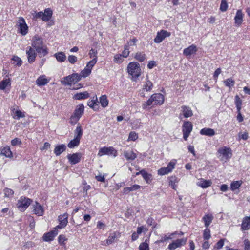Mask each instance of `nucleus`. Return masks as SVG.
<instances>
[{
    "label": "nucleus",
    "mask_w": 250,
    "mask_h": 250,
    "mask_svg": "<svg viewBox=\"0 0 250 250\" xmlns=\"http://www.w3.org/2000/svg\"><path fill=\"white\" fill-rule=\"evenodd\" d=\"M31 45V47L35 49L40 57L45 56L48 54L47 49L43 47L42 38L39 36L35 35L33 37Z\"/></svg>",
    "instance_id": "1"
},
{
    "label": "nucleus",
    "mask_w": 250,
    "mask_h": 250,
    "mask_svg": "<svg viewBox=\"0 0 250 250\" xmlns=\"http://www.w3.org/2000/svg\"><path fill=\"white\" fill-rule=\"evenodd\" d=\"M164 102V96L161 93H155L151 95L150 98L143 104L142 107L144 109H150V106L154 105H161Z\"/></svg>",
    "instance_id": "2"
},
{
    "label": "nucleus",
    "mask_w": 250,
    "mask_h": 250,
    "mask_svg": "<svg viewBox=\"0 0 250 250\" xmlns=\"http://www.w3.org/2000/svg\"><path fill=\"white\" fill-rule=\"evenodd\" d=\"M217 155L220 161L226 162L231 158L232 150L227 146L220 147L217 150Z\"/></svg>",
    "instance_id": "3"
},
{
    "label": "nucleus",
    "mask_w": 250,
    "mask_h": 250,
    "mask_svg": "<svg viewBox=\"0 0 250 250\" xmlns=\"http://www.w3.org/2000/svg\"><path fill=\"white\" fill-rule=\"evenodd\" d=\"M127 72L132 77L138 78L141 72L139 64L137 62H130L127 66Z\"/></svg>",
    "instance_id": "4"
},
{
    "label": "nucleus",
    "mask_w": 250,
    "mask_h": 250,
    "mask_svg": "<svg viewBox=\"0 0 250 250\" xmlns=\"http://www.w3.org/2000/svg\"><path fill=\"white\" fill-rule=\"evenodd\" d=\"M32 202L31 199L22 196L18 201L17 206L20 210L24 211L29 207Z\"/></svg>",
    "instance_id": "5"
},
{
    "label": "nucleus",
    "mask_w": 250,
    "mask_h": 250,
    "mask_svg": "<svg viewBox=\"0 0 250 250\" xmlns=\"http://www.w3.org/2000/svg\"><path fill=\"white\" fill-rule=\"evenodd\" d=\"M18 26L19 33L25 36L28 33V27L25 22V20L22 17H20L18 20Z\"/></svg>",
    "instance_id": "6"
},
{
    "label": "nucleus",
    "mask_w": 250,
    "mask_h": 250,
    "mask_svg": "<svg viewBox=\"0 0 250 250\" xmlns=\"http://www.w3.org/2000/svg\"><path fill=\"white\" fill-rule=\"evenodd\" d=\"M182 127L183 138L186 141L192 130L193 125L190 122L186 121L184 123Z\"/></svg>",
    "instance_id": "7"
},
{
    "label": "nucleus",
    "mask_w": 250,
    "mask_h": 250,
    "mask_svg": "<svg viewBox=\"0 0 250 250\" xmlns=\"http://www.w3.org/2000/svg\"><path fill=\"white\" fill-rule=\"evenodd\" d=\"M103 155L117 156V151L113 147H104L99 150L98 155L101 156Z\"/></svg>",
    "instance_id": "8"
},
{
    "label": "nucleus",
    "mask_w": 250,
    "mask_h": 250,
    "mask_svg": "<svg viewBox=\"0 0 250 250\" xmlns=\"http://www.w3.org/2000/svg\"><path fill=\"white\" fill-rule=\"evenodd\" d=\"M170 33L166 30H162L157 32L156 37L154 39V42L159 43L161 42L166 37H169Z\"/></svg>",
    "instance_id": "9"
},
{
    "label": "nucleus",
    "mask_w": 250,
    "mask_h": 250,
    "mask_svg": "<svg viewBox=\"0 0 250 250\" xmlns=\"http://www.w3.org/2000/svg\"><path fill=\"white\" fill-rule=\"evenodd\" d=\"M36 50L31 46L26 48V53L27 55L28 62L29 63H32L35 62L37 56Z\"/></svg>",
    "instance_id": "10"
},
{
    "label": "nucleus",
    "mask_w": 250,
    "mask_h": 250,
    "mask_svg": "<svg viewBox=\"0 0 250 250\" xmlns=\"http://www.w3.org/2000/svg\"><path fill=\"white\" fill-rule=\"evenodd\" d=\"M175 163L172 162H170L167 167H162L158 171V174L160 175H164L167 174L174 169Z\"/></svg>",
    "instance_id": "11"
},
{
    "label": "nucleus",
    "mask_w": 250,
    "mask_h": 250,
    "mask_svg": "<svg viewBox=\"0 0 250 250\" xmlns=\"http://www.w3.org/2000/svg\"><path fill=\"white\" fill-rule=\"evenodd\" d=\"M186 241L187 239L185 238L177 239L176 240L173 241L168 245V249L170 250H174L177 248H179L182 246L185 245Z\"/></svg>",
    "instance_id": "12"
},
{
    "label": "nucleus",
    "mask_w": 250,
    "mask_h": 250,
    "mask_svg": "<svg viewBox=\"0 0 250 250\" xmlns=\"http://www.w3.org/2000/svg\"><path fill=\"white\" fill-rule=\"evenodd\" d=\"M58 233V230H56V229L54 228L52 230L43 234L42 237V240L43 241L45 242L51 241L54 240V237Z\"/></svg>",
    "instance_id": "13"
},
{
    "label": "nucleus",
    "mask_w": 250,
    "mask_h": 250,
    "mask_svg": "<svg viewBox=\"0 0 250 250\" xmlns=\"http://www.w3.org/2000/svg\"><path fill=\"white\" fill-rule=\"evenodd\" d=\"M81 157L82 155L80 153H75L72 154H69L67 156L69 161L72 165H75L80 162Z\"/></svg>",
    "instance_id": "14"
},
{
    "label": "nucleus",
    "mask_w": 250,
    "mask_h": 250,
    "mask_svg": "<svg viewBox=\"0 0 250 250\" xmlns=\"http://www.w3.org/2000/svg\"><path fill=\"white\" fill-rule=\"evenodd\" d=\"M33 212L37 215L38 216H42L44 212L43 207L38 202H36L35 204L33 205Z\"/></svg>",
    "instance_id": "15"
},
{
    "label": "nucleus",
    "mask_w": 250,
    "mask_h": 250,
    "mask_svg": "<svg viewBox=\"0 0 250 250\" xmlns=\"http://www.w3.org/2000/svg\"><path fill=\"white\" fill-rule=\"evenodd\" d=\"M243 16L244 14H243L242 11L241 10H237L236 15L234 17L235 24L236 26L239 27L241 25L243 21Z\"/></svg>",
    "instance_id": "16"
},
{
    "label": "nucleus",
    "mask_w": 250,
    "mask_h": 250,
    "mask_svg": "<svg viewBox=\"0 0 250 250\" xmlns=\"http://www.w3.org/2000/svg\"><path fill=\"white\" fill-rule=\"evenodd\" d=\"M152 87H153L152 83L148 80H146V81L145 82V84L143 85L142 90L140 93L141 96L142 97H144L145 96V95L144 92L145 91H146L147 92L150 91L152 88Z\"/></svg>",
    "instance_id": "17"
},
{
    "label": "nucleus",
    "mask_w": 250,
    "mask_h": 250,
    "mask_svg": "<svg viewBox=\"0 0 250 250\" xmlns=\"http://www.w3.org/2000/svg\"><path fill=\"white\" fill-rule=\"evenodd\" d=\"M197 49L195 45H191L183 50V54L186 56H190L196 53Z\"/></svg>",
    "instance_id": "18"
},
{
    "label": "nucleus",
    "mask_w": 250,
    "mask_h": 250,
    "mask_svg": "<svg viewBox=\"0 0 250 250\" xmlns=\"http://www.w3.org/2000/svg\"><path fill=\"white\" fill-rule=\"evenodd\" d=\"M84 112V105L83 104H79L76 108L73 115L79 118L81 117Z\"/></svg>",
    "instance_id": "19"
},
{
    "label": "nucleus",
    "mask_w": 250,
    "mask_h": 250,
    "mask_svg": "<svg viewBox=\"0 0 250 250\" xmlns=\"http://www.w3.org/2000/svg\"><path fill=\"white\" fill-rule=\"evenodd\" d=\"M89 94L87 91L81 93H77L73 96V99L77 100H83L88 98Z\"/></svg>",
    "instance_id": "20"
},
{
    "label": "nucleus",
    "mask_w": 250,
    "mask_h": 250,
    "mask_svg": "<svg viewBox=\"0 0 250 250\" xmlns=\"http://www.w3.org/2000/svg\"><path fill=\"white\" fill-rule=\"evenodd\" d=\"M181 108L183 115L185 118H188L193 115L192 111L189 107L184 105Z\"/></svg>",
    "instance_id": "21"
},
{
    "label": "nucleus",
    "mask_w": 250,
    "mask_h": 250,
    "mask_svg": "<svg viewBox=\"0 0 250 250\" xmlns=\"http://www.w3.org/2000/svg\"><path fill=\"white\" fill-rule=\"evenodd\" d=\"M74 132V138H78L81 140L83 134V130L82 129V127L80 123L78 124L76 128L75 129Z\"/></svg>",
    "instance_id": "22"
},
{
    "label": "nucleus",
    "mask_w": 250,
    "mask_h": 250,
    "mask_svg": "<svg viewBox=\"0 0 250 250\" xmlns=\"http://www.w3.org/2000/svg\"><path fill=\"white\" fill-rule=\"evenodd\" d=\"M117 239V235L116 232L111 233L108 239L106 240L105 242H104L102 244L105 246H107L112 244Z\"/></svg>",
    "instance_id": "23"
},
{
    "label": "nucleus",
    "mask_w": 250,
    "mask_h": 250,
    "mask_svg": "<svg viewBox=\"0 0 250 250\" xmlns=\"http://www.w3.org/2000/svg\"><path fill=\"white\" fill-rule=\"evenodd\" d=\"M200 134L203 135L212 136L215 135V131L210 128H204L200 130Z\"/></svg>",
    "instance_id": "24"
},
{
    "label": "nucleus",
    "mask_w": 250,
    "mask_h": 250,
    "mask_svg": "<svg viewBox=\"0 0 250 250\" xmlns=\"http://www.w3.org/2000/svg\"><path fill=\"white\" fill-rule=\"evenodd\" d=\"M66 148V146L64 144H61L56 146L54 149V153L56 156H59L61 153L64 152Z\"/></svg>",
    "instance_id": "25"
},
{
    "label": "nucleus",
    "mask_w": 250,
    "mask_h": 250,
    "mask_svg": "<svg viewBox=\"0 0 250 250\" xmlns=\"http://www.w3.org/2000/svg\"><path fill=\"white\" fill-rule=\"evenodd\" d=\"M54 56L56 58L57 61L60 62H64L66 59V56L63 52L56 53Z\"/></svg>",
    "instance_id": "26"
},
{
    "label": "nucleus",
    "mask_w": 250,
    "mask_h": 250,
    "mask_svg": "<svg viewBox=\"0 0 250 250\" xmlns=\"http://www.w3.org/2000/svg\"><path fill=\"white\" fill-rule=\"evenodd\" d=\"M73 78L72 75H69L64 77L61 81V83L65 85H71L73 83H74Z\"/></svg>",
    "instance_id": "27"
},
{
    "label": "nucleus",
    "mask_w": 250,
    "mask_h": 250,
    "mask_svg": "<svg viewBox=\"0 0 250 250\" xmlns=\"http://www.w3.org/2000/svg\"><path fill=\"white\" fill-rule=\"evenodd\" d=\"M43 17L42 21H48L52 17V11L49 9L47 8L44 10V12H43Z\"/></svg>",
    "instance_id": "28"
},
{
    "label": "nucleus",
    "mask_w": 250,
    "mask_h": 250,
    "mask_svg": "<svg viewBox=\"0 0 250 250\" xmlns=\"http://www.w3.org/2000/svg\"><path fill=\"white\" fill-rule=\"evenodd\" d=\"M140 174L142 175V177L147 183L149 184L151 182V174L148 173L144 169L140 171Z\"/></svg>",
    "instance_id": "29"
},
{
    "label": "nucleus",
    "mask_w": 250,
    "mask_h": 250,
    "mask_svg": "<svg viewBox=\"0 0 250 250\" xmlns=\"http://www.w3.org/2000/svg\"><path fill=\"white\" fill-rule=\"evenodd\" d=\"M48 83V81L44 75L40 76L36 80V83L38 86H43Z\"/></svg>",
    "instance_id": "30"
},
{
    "label": "nucleus",
    "mask_w": 250,
    "mask_h": 250,
    "mask_svg": "<svg viewBox=\"0 0 250 250\" xmlns=\"http://www.w3.org/2000/svg\"><path fill=\"white\" fill-rule=\"evenodd\" d=\"M124 155L127 160L131 161L137 157V155L131 150L124 152Z\"/></svg>",
    "instance_id": "31"
},
{
    "label": "nucleus",
    "mask_w": 250,
    "mask_h": 250,
    "mask_svg": "<svg viewBox=\"0 0 250 250\" xmlns=\"http://www.w3.org/2000/svg\"><path fill=\"white\" fill-rule=\"evenodd\" d=\"M178 182V180L177 178L175 176H171L169 178V185L174 190H176V184Z\"/></svg>",
    "instance_id": "32"
},
{
    "label": "nucleus",
    "mask_w": 250,
    "mask_h": 250,
    "mask_svg": "<svg viewBox=\"0 0 250 250\" xmlns=\"http://www.w3.org/2000/svg\"><path fill=\"white\" fill-rule=\"evenodd\" d=\"M134 58L140 62H142L146 60V54L143 52H138L134 55Z\"/></svg>",
    "instance_id": "33"
},
{
    "label": "nucleus",
    "mask_w": 250,
    "mask_h": 250,
    "mask_svg": "<svg viewBox=\"0 0 250 250\" xmlns=\"http://www.w3.org/2000/svg\"><path fill=\"white\" fill-rule=\"evenodd\" d=\"M212 182L210 180H203L198 183V185L203 188H207L211 186Z\"/></svg>",
    "instance_id": "34"
},
{
    "label": "nucleus",
    "mask_w": 250,
    "mask_h": 250,
    "mask_svg": "<svg viewBox=\"0 0 250 250\" xmlns=\"http://www.w3.org/2000/svg\"><path fill=\"white\" fill-rule=\"evenodd\" d=\"M1 154L6 157H11L12 156V153L9 146L3 147L1 150Z\"/></svg>",
    "instance_id": "35"
},
{
    "label": "nucleus",
    "mask_w": 250,
    "mask_h": 250,
    "mask_svg": "<svg viewBox=\"0 0 250 250\" xmlns=\"http://www.w3.org/2000/svg\"><path fill=\"white\" fill-rule=\"evenodd\" d=\"M80 139L74 138L73 140H71L68 144V147L70 148H74L79 145Z\"/></svg>",
    "instance_id": "36"
},
{
    "label": "nucleus",
    "mask_w": 250,
    "mask_h": 250,
    "mask_svg": "<svg viewBox=\"0 0 250 250\" xmlns=\"http://www.w3.org/2000/svg\"><path fill=\"white\" fill-rule=\"evenodd\" d=\"M100 103L103 107H106L108 104V100L105 95H103L100 97Z\"/></svg>",
    "instance_id": "37"
},
{
    "label": "nucleus",
    "mask_w": 250,
    "mask_h": 250,
    "mask_svg": "<svg viewBox=\"0 0 250 250\" xmlns=\"http://www.w3.org/2000/svg\"><path fill=\"white\" fill-rule=\"evenodd\" d=\"M87 105L94 110H96L97 109L96 106L98 105V101L97 97H95V99L90 100L87 103Z\"/></svg>",
    "instance_id": "38"
},
{
    "label": "nucleus",
    "mask_w": 250,
    "mask_h": 250,
    "mask_svg": "<svg viewBox=\"0 0 250 250\" xmlns=\"http://www.w3.org/2000/svg\"><path fill=\"white\" fill-rule=\"evenodd\" d=\"M242 181H233L230 184V189L232 191H234L236 189H238L242 184Z\"/></svg>",
    "instance_id": "39"
},
{
    "label": "nucleus",
    "mask_w": 250,
    "mask_h": 250,
    "mask_svg": "<svg viewBox=\"0 0 250 250\" xmlns=\"http://www.w3.org/2000/svg\"><path fill=\"white\" fill-rule=\"evenodd\" d=\"M11 85L10 79H5L0 82V89L4 90L7 86Z\"/></svg>",
    "instance_id": "40"
},
{
    "label": "nucleus",
    "mask_w": 250,
    "mask_h": 250,
    "mask_svg": "<svg viewBox=\"0 0 250 250\" xmlns=\"http://www.w3.org/2000/svg\"><path fill=\"white\" fill-rule=\"evenodd\" d=\"M241 229L243 230L249 229H250V220H243Z\"/></svg>",
    "instance_id": "41"
},
{
    "label": "nucleus",
    "mask_w": 250,
    "mask_h": 250,
    "mask_svg": "<svg viewBox=\"0 0 250 250\" xmlns=\"http://www.w3.org/2000/svg\"><path fill=\"white\" fill-rule=\"evenodd\" d=\"M149 243L147 240H146L144 242L141 243L139 247V250H149Z\"/></svg>",
    "instance_id": "42"
},
{
    "label": "nucleus",
    "mask_w": 250,
    "mask_h": 250,
    "mask_svg": "<svg viewBox=\"0 0 250 250\" xmlns=\"http://www.w3.org/2000/svg\"><path fill=\"white\" fill-rule=\"evenodd\" d=\"M224 83L226 86L231 87L234 86L235 82L232 78H228L224 81Z\"/></svg>",
    "instance_id": "43"
},
{
    "label": "nucleus",
    "mask_w": 250,
    "mask_h": 250,
    "mask_svg": "<svg viewBox=\"0 0 250 250\" xmlns=\"http://www.w3.org/2000/svg\"><path fill=\"white\" fill-rule=\"evenodd\" d=\"M60 221V224L57 225L56 227L54 228L56 229V230H58V229H61L64 227H65L68 223L67 220H59Z\"/></svg>",
    "instance_id": "44"
},
{
    "label": "nucleus",
    "mask_w": 250,
    "mask_h": 250,
    "mask_svg": "<svg viewBox=\"0 0 250 250\" xmlns=\"http://www.w3.org/2000/svg\"><path fill=\"white\" fill-rule=\"evenodd\" d=\"M67 240V239L64 235H60L58 237V242L62 246L65 245V242Z\"/></svg>",
    "instance_id": "45"
},
{
    "label": "nucleus",
    "mask_w": 250,
    "mask_h": 250,
    "mask_svg": "<svg viewBox=\"0 0 250 250\" xmlns=\"http://www.w3.org/2000/svg\"><path fill=\"white\" fill-rule=\"evenodd\" d=\"M12 60L14 62V64H15V65L18 66L21 65L22 62L20 57L14 56L13 57Z\"/></svg>",
    "instance_id": "46"
},
{
    "label": "nucleus",
    "mask_w": 250,
    "mask_h": 250,
    "mask_svg": "<svg viewBox=\"0 0 250 250\" xmlns=\"http://www.w3.org/2000/svg\"><path fill=\"white\" fill-rule=\"evenodd\" d=\"M91 70L86 67L81 71V75L82 77L85 78L87 77L91 73Z\"/></svg>",
    "instance_id": "47"
},
{
    "label": "nucleus",
    "mask_w": 250,
    "mask_h": 250,
    "mask_svg": "<svg viewBox=\"0 0 250 250\" xmlns=\"http://www.w3.org/2000/svg\"><path fill=\"white\" fill-rule=\"evenodd\" d=\"M228 7V3L226 0H222L220 10L222 12H225L227 10Z\"/></svg>",
    "instance_id": "48"
},
{
    "label": "nucleus",
    "mask_w": 250,
    "mask_h": 250,
    "mask_svg": "<svg viewBox=\"0 0 250 250\" xmlns=\"http://www.w3.org/2000/svg\"><path fill=\"white\" fill-rule=\"evenodd\" d=\"M211 237L209 229L206 228L203 232V238L205 240H208Z\"/></svg>",
    "instance_id": "49"
},
{
    "label": "nucleus",
    "mask_w": 250,
    "mask_h": 250,
    "mask_svg": "<svg viewBox=\"0 0 250 250\" xmlns=\"http://www.w3.org/2000/svg\"><path fill=\"white\" fill-rule=\"evenodd\" d=\"M79 119V118L72 114L70 118L69 122L72 125H74L78 122Z\"/></svg>",
    "instance_id": "50"
},
{
    "label": "nucleus",
    "mask_w": 250,
    "mask_h": 250,
    "mask_svg": "<svg viewBox=\"0 0 250 250\" xmlns=\"http://www.w3.org/2000/svg\"><path fill=\"white\" fill-rule=\"evenodd\" d=\"M4 193L5 197H10L13 195L14 191L11 189L6 188L4 190Z\"/></svg>",
    "instance_id": "51"
},
{
    "label": "nucleus",
    "mask_w": 250,
    "mask_h": 250,
    "mask_svg": "<svg viewBox=\"0 0 250 250\" xmlns=\"http://www.w3.org/2000/svg\"><path fill=\"white\" fill-rule=\"evenodd\" d=\"M129 54L128 45H125L124 47V50L122 52V56L123 57L126 58Z\"/></svg>",
    "instance_id": "52"
},
{
    "label": "nucleus",
    "mask_w": 250,
    "mask_h": 250,
    "mask_svg": "<svg viewBox=\"0 0 250 250\" xmlns=\"http://www.w3.org/2000/svg\"><path fill=\"white\" fill-rule=\"evenodd\" d=\"M138 138V135L134 131H131L129 135L128 139L131 141H135Z\"/></svg>",
    "instance_id": "53"
},
{
    "label": "nucleus",
    "mask_w": 250,
    "mask_h": 250,
    "mask_svg": "<svg viewBox=\"0 0 250 250\" xmlns=\"http://www.w3.org/2000/svg\"><path fill=\"white\" fill-rule=\"evenodd\" d=\"M69 62L71 64H74L78 60L77 57L75 56L71 55L68 57Z\"/></svg>",
    "instance_id": "54"
},
{
    "label": "nucleus",
    "mask_w": 250,
    "mask_h": 250,
    "mask_svg": "<svg viewBox=\"0 0 250 250\" xmlns=\"http://www.w3.org/2000/svg\"><path fill=\"white\" fill-rule=\"evenodd\" d=\"M97 62L96 58H93L92 60L89 61L86 67L91 70L92 67L95 65Z\"/></svg>",
    "instance_id": "55"
},
{
    "label": "nucleus",
    "mask_w": 250,
    "mask_h": 250,
    "mask_svg": "<svg viewBox=\"0 0 250 250\" xmlns=\"http://www.w3.org/2000/svg\"><path fill=\"white\" fill-rule=\"evenodd\" d=\"M235 104L236 106H242V101L240 99L238 95L235 97Z\"/></svg>",
    "instance_id": "56"
},
{
    "label": "nucleus",
    "mask_w": 250,
    "mask_h": 250,
    "mask_svg": "<svg viewBox=\"0 0 250 250\" xmlns=\"http://www.w3.org/2000/svg\"><path fill=\"white\" fill-rule=\"evenodd\" d=\"M224 245V239L220 240L216 244L214 248L217 250H219L221 249Z\"/></svg>",
    "instance_id": "57"
},
{
    "label": "nucleus",
    "mask_w": 250,
    "mask_h": 250,
    "mask_svg": "<svg viewBox=\"0 0 250 250\" xmlns=\"http://www.w3.org/2000/svg\"><path fill=\"white\" fill-rule=\"evenodd\" d=\"M97 50H95L94 49H93V48H92L90 50L89 53L90 57L91 58H96V59H97Z\"/></svg>",
    "instance_id": "58"
},
{
    "label": "nucleus",
    "mask_w": 250,
    "mask_h": 250,
    "mask_svg": "<svg viewBox=\"0 0 250 250\" xmlns=\"http://www.w3.org/2000/svg\"><path fill=\"white\" fill-rule=\"evenodd\" d=\"M176 234H177V232H175L170 234V235H169L168 236H167V235H165L164 237L162 238L161 241L164 242V241H166L169 239H171L172 238V236Z\"/></svg>",
    "instance_id": "59"
},
{
    "label": "nucleus",
    "mask_w": 250,
    "mask_h": 250,
    "mask_svg": "<svg viewBox=\"0 0 250 250\" xmlns=\"http://www.w3.org/2000/svg\"><path fill=\"white\" fill-rule=\"evenodd\" d=\"M11 143V145L13 146L21 144V141L20 139L17 138L13 139Z\"/></svg>",
    "instance_id": "60"
},
{
    "label": "nucleus",
    "mask_w": 250,
    "mask_h": 250,
    "mask_svg": "<svg viewBox=\"0 0 250 250\" xmlns=\"http://www.w3.org/2000/svg\"><path fill=\"white\" fill-rule=\"evenodd\" d=\"M15 114L16 116H17V119H19L21 118L25 117L24 114L23 113H22L20 110H18L16 111Z\"/></svg>",
    "instance_id": "61"
},
{
    "label": "nucleus",
    "mask_w": 250,
    "mask_h": 250,
    "mask_svg": "<svg viewBox=\"0 0 250 250\" xmlns=\"http://www.w3.org/2000/svg\"><path fill=\"white\" fill-rule=\"evenodd\" d=\"M72 75L73 78V79H74V83L79 81L82 78L81 75H79L78 73H74Z\"/></svg>",
    "instance_id": "62"
},
{
    "label": "nucleus",
    "mask_w": 250,
    "mask_h": 250,
    "mask_svg": "<svg viewBox=\"0 0 250 250\" xmlns=\"http://www.w3.org/2000/svg\"><path fill=\"white\" fill-rule=\"evenodd\" d=\"M122 57L121 54H117L114 56V61L117 63H121L122 62Z\"/></svg>",
    "instance_id": "63"
},
{
    "label": "nucleus",
    "mask_w": 250,
    "mask_h": 250,
    "mask_svg": "<svg viewBox=\"0 0 250 250\" xmlns=\"http://www.w3.org/2000/svg\"><path fill=\"white\" fill-rule=\"evenodd\" d=\"M245 250H250V242L248 239L244 241Z\"/></svg>",
    "instance_id": "64"
}]
</instances>
